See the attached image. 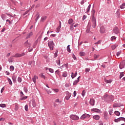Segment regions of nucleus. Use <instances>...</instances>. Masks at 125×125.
<instances>
[{"label": "nucleus", "mask_w": 125, "mask_h": 125, "mask_svg": "<svg viewBox=\"0 0 125 125\" xmlns=\"http://www.w3.org/2000/svg\"><path fill=\"white\" fill-rule=\"evenodd\" d=\"M48 45L50 50H53V47H54V43L53 42V41L49 42Z\"/></svg>", "instance_id": "f257e3e1"}, {"label": "nucleus", "mask_w": 125, "mask_h": 125, "mask_svg": "<svg viewBox=\"0 0 125 125\" xmlns=\"http://www.w3.org/2000/svg\"><path fill=\"white\" fill-rule=\"evenodd\" d=\"M89 118H90V115H89V114L85 113L82 115L80 119L81 120H84L85 119H88Z\"/></svg>", "instance_id": "f03ea898"}, {"label": "nucleus", "mask_w": 125, "mask_h": 125, "mask_svg": "<svg viewBox=\"0 0 125 125\" xmlns=\"http://www.w3.org/2000/svg\"><path fill=\"white\" fill-rule=\"evenodd\" d=\"M91 21L93 24V28H95L96 27V19H95V17H92Z\"/></svg>", "instance_id": "7ed1b4c3"}, {"label": "nucleus", "mask_w": 125, "mask_h": 125, "mask_svg": "<svg viewBox=\"0 0 125 125\" xmlns=\"http://www.w3.org/2000/svg\"><path fill=\"white\" fill-rule=\"evenodd\" d=\"M25 56V53H22L21 54H16L14 56H13V57H15L16 58H17L18 57H22V56Z\"/></svg>", "instance_id": "20e7f679"}, {"label": "nucleus", "mask_w": 125, "mask_h": 125, "mask_svg": "<svg viewBox=\"0 0 125 125\" xmlns=\"http://www.w3.org/2000/svg\"><path fill=\"white\" fill-rule=\"evenodd\" d=\"M70 119H71V120H73L74 121H78L80 118L77 115H71Z\"/></svg>", "instance_id": "39448f33"}, {"label": "nucleus", "mask_w": 125, "mask_h": 125, "mask_svg": "<svg viewBox=\"0 0 125 125\" xmlns=\"http://www.w3.org/2000/svg\"><path fill=\"white\" fill-rule=\"evenodd\" d=\"M29 107H36V101L34 100L29 103Z\"/></svg>", "instance_id": "423d86ee"}, {"label": "nucleus", "mask_w": 125, "mask_h": 125, "mask_svg": "<svg viewBox=\"0 0 125 125\" xmlns=\"http://www.w3.org/2000/svg\"><path fill=\"white\" fill-rule=\"evenodd\" d=\"M113 32L114 33V34H116V35H118L119 33H120V31L119 30V28L118 27H115L113 29Z\"/></svg>", "instance_id": "0eeeda50"}, {"label": "nucleus", "mask_w": 125, "mask_h": 125, "mask_svg": "<svg viewBox=\"0 0 125 125\" xmlns=\"http://www.w3.org/2000/svg\"><path fill=\"white\" fill-rule=\"evenodd\" d=\"M125 61H122L120 64V69H123L125 68Z\"/></svg>", "instance_id": "6e6552de"}, {"label": "nucleus", "mask_w": 125, "mask_h": 125, "mask_svg": "<svg viewBox=\"0 0 125 125\" xmlns=\"http://www.w3.org/2000/svg\"><path fill=\"white\" fill-rule=\"evenodd\" d=\"M24 46H26L27 47H30L31 46V43L29 42V41H27L24 43Z\"/></svg>", "instance_id": "1a4fd4ad"}, {"label": "nucleus", "mask_w": 125, "mask_h": 125, "mask_svg": "<svg viewBox=\"0 0 125 125\" xmlns=\"http://www.w3.org/2000/svg\"><path fill=\"white\" fill-rule=\"evenodd\" d=\"M100 32L102 34H104V33H105V28L104 26H103L101 27Z\"/></svg>", "instance_id": "9d476101"}, {"label": "nucleus", "mask_w": 125, "mask_h": 125, "mask_svg": "<svg viewBox=\"0 0 125 125\" xmlns=\"http://www.w3.org/2000/svg\"><path fill=\"white\" fill-rule=\"evenodd\" d=\"M95 103V101L93 99H91L90 100V104L91 106H94V104Z\"/></svg>", "instance_id": "9b49d317"}, {"label": "nucleus", "mask_w": 125, "mask_h": 125, "mask_svg": "<svg viewBox=\"0 0 125 125\" xmlns=\"http://www.w3.org/2000/svg\"><path fill=\"white\" fill-rule=\"evenodd\" d=\"M91 111L94 112L95 113H99V112H100V110L97 108H93L91 109Z\"/></svg>", "instance_id": "f8f14e48"}, {"label": "nucleus", "mask_w": 125, "mask_h": 125, "mask_svg": "<svg viewBox=\"0 0 125 125\" xmlns=\"http://www.w3.org/2000/svg\"><path fill=\"white\" fill-rule=\"evenodd\" d=\"M118 44H115L114 45H111V48L113 50H114V49H116V48H117V47L118 46Z\"/></svg>", "instance_id": "ddd939ff"}, {"label": "nucleus", "mask_w": 125, "mask_h": 125, "mask_svg": "<svg viewBox=\"0 0 125 125\" xmlns=\"http://www.w3.org/2000/svg\"><path fill=\"white\" fill-rule=\"evenodd\" d=\"M93 118L94 120H97V121H98V120H99V119H100V117H99V115H94V116L93 117Z\"/></svg>", "instance_id": "4468645a"}, {"label": "nucleus", "mask_w": 125, "mask_h": 125, "mask_svg": "<svg viewBox=\"0 0 125 125\" xmlns=\"http://www.w3.org/2000/svg\"><path fill=\"white\" fill-rule=\"evenodd\" d=\"M37 79H39V78L38 77V76L35 75L32 79V81L34 83H36V81Z\"/></svg>", "instance_id": "2eb2a0df"}, {"label": "nucleus", "mask_w": 125, "mask_h": 125, "mask_svg": "<svg viewBox=\"0 0 125 125\" xmlns=\"http://www.w3.org/2000/svg\"><path fill=\"white\" fill-rule=\"evenodd\" d=\"M104 82H105V83H111L113 82V80H105Z\"/></svg>", "instance_id": "dca6fc26"}, {"label": "nucleus", "mask_w": 125, "mask_h": 125, "mask_svg": "<svg viewBox=\"0 0 125 125\" xmlns=\"http://www.w3.org/2000/svg\"><path fill=\"white\" fill-rule=\"evenodd\" d=\"M74 22V21L73 20V19H70L68 20V24H69V25H72V24H73V23Z\"/></svg>", "instance_id": "f3484780"}, {"label": "nucleus", "mask_w": 125, "mask_h": 125, "mask_svg": "<svg viewBox=\"0 0 125 125\" xmlns=\"http://www.w3.org/2000/svg\"><path fill=\"white\" fill-rule=\"evenodd\" d=\"M13 56H12L8 59V61L10 63H12V62H13Z\"/></svg>", "instance_id": "a211bd4d"}, {"label": "nucleus", "mask_w": 125, "mask_h": 125, "mask_svg": "<svg viewBox=\"0 0 125 125\" xmlns=\"http://www.w3.org/2000/svg\"><path fill=\"white\" fill-rule=\"evenodd\" d=\"M120 8H121V9H124V8H125V3H124L121 5H120Z\"/></svg>", "instance_id": "6ab92c4d"}, {"label": "nucleus", "mask_w": 125, "mask_h": 125, "mask_svg": "<svg viewBox=\"0 0 125 125\" xmlns=\"http://www.w3.org/2000/svg\"><path fill=\"white\" fill-rule=\"evenodd\" d=\"M62 76L63 78H66V77L68 76V73H67V72H64L62 73Z\"/></svg>", "instance_id": "aec40b11"}, {"label": "nucleus", "mask_w": 125, "mask_h": 125, "mask_svg": "<svg viewBox=\"0 0 125 125\" xmlns=\"http://www.w3.org/2000/svg\"><path fill=\"white\" fill-rule=\"evenodd\" d=\"M46 18H47L46 16L42 17L41 20V22H43L44 20H46Z\"/></svg>", "instance_id": "412c9836"}, {"label": "nucleus", "mask_w": 125, "mask_h": 125, "mask_svg": "<svg viewBox=\"0 0 125 125\" xmlns=\"http://www.w3.org/2000/svg\"><path fill=\"white\" fill-rule=\"evenodd\" d=\"M70 97H71V94H69L68 96H66L65 97V99L66 100H69V99H70Z\"/></svg>", "instance_id": "4be33fe9"}, {"label": "nucleus", "mask_w": 125, "mask_h": 125, "mask_svg": "<svg viewBox=\"0 0 125 125\" xmlns=\"http://www.w3.org/2000/svg\"><path fill=\"white\" fill-rule=\"evenodd\" d=\"M91 7V5L89 4L88 7L87 8V10H86L87 13H88V12H89V10H90Z\"/></svg>", "instance_id": "5701e85b"}, {"label": "nucleus", "mask_w": 125, "mask_h": 125, "mask_svg": "<svg viewBox=\"0 0 125 125\" xmlns=\"http://www.w3.org/2000/svg\"><path fill=\"white\" fill-rule=\"evenodd\" d=\"M33 36V32H30L27 36L26 39H29V38H31Z\"/></svg>", "instance_id": "b1692460"}, {"label": "nucleus", "mask_w": 125, "mask_h": 125, "mask_svg": "<svg viewBox=\"0 0 125 125\" xmlns=\"http://www.w3.org/2000/svg\"><path fill=\"white\" fill-rule=\"evenodd\" d=\"M95 10L94 9L92 10V17H95Z\"/></svg>", "instance_id": "393cba45"}, {"label": "nucleus", "mask_w": 125, "mask_h": 125, "mask_svg": "<svg viewBox=\"0 0 125 125\" xmlns=\"http://www.w3.org/2000/svg\"><path fill=\"white\" fill-rule=\"evenodd\" d=\"M80 56H85V53L84 52H80Z\"/></svg>", "instance_id": "a878e982"}, {"label": "nucleus", "mask_w": 125, "mask_h": 125, "mask_svg": "<svg viewBox=\"0 0 125 125\" xmlns=\"http://www.w3.org/2000/svg\"><path fill=\"white\" fill-rule=\"evenodd\" d=\"M74 24H75V23H73L70 26V29L71 31H74Z\"/></svg>", "instance_id": "bb28decb"}, {"label": "nucleus", "mask_w": 125, "mask_h": 125, "mask_svg": "<svg viewBox=\"0 0 125 125\" xmlns=\"http://www.w3.org/2000/svg\"><path fill=\"white\" fill-rule=\"evenodd\" d=\"M1 18L3 20H5V19H6V16L4 14H2Z\"/></svg>", "instance_id": "cd10ccee"}, {"label": "nucleus", "mask_w": 125, "mask_h": 125, "mask_svg": "<svg viewBox=\"0 0 125 125\" xmlns=\"http://www.w3.org/2000/svg\"><path fill=\"white\" fill-rule=\"evenodd\" d=\"M114 114H115L116 116H120V115H121V113H120V112L118 111H115L114 112Z\"/></svg>", "instance_id": "c85d7f7f"}, {"label": "nucleus", "mask_w": 125, "mask_h": 125, "mask_svg": "<svg viewBox=\"0 0 125 125\" xmlns=\"http://www.w3.org/2000/svg\"><path fill=\"white\" fill-rule=\"evenodd\" d=\"M12 80H13L14 83H15L16 82V76H12Z\"/></svg>", "instance_id": "c756f323"}, {"label": "nucleus", "mask_w": 125, "mask_h": 125, "mask_svg": "<svg viewBox=\"0 0 125 125\" xmlns=\"http://www.w3.org/2000/svg\"><path fill=\"white\" fill-rule=\"evenodd\" d=\"M89 32H90V27H88L86 30V33H87V34H88V33H89Z\"/></svg>", "instance_id": "7c9ffc66"}, {"label": "nucleus", "mask_w": 125, "mask_h": 125, "mask_svg": "<svg viewBox=\"0 0 125 125\" xmlns=\"http://www.w3.org/2000/svg\"><path fill=\"white\" fill-rule=\"evenodd\" d=\"M60 29H61V26H59L58 28H57L56 32L59 33V32L60 31Z\"/></svg>", "instance_id": "2f4dec72"}, {"label": "nucleus", "mask_w": 125, "mask_h": 125, "mask_svg": "<svg viewBox=\"0 0 125 125\" xmlns=\"http://www.w3.org/2000/svg\"><path fill=\"white\" fill-rule=\"evenodd\" d=\"M10 71H11V72L13 71L14 70V66H13V65L10 66Z\"/></svg>", "instance_id": "473e14b6"}, {"label": "nucleus", "mask_w": 125, "mask_h": 125, "mask_svg": "<svg viewBox=\"0 0 125 125\" xmlns=\"http://www.w3.org/2000/svg\"><path fill=\"white\" fill-rule=\"evenodd\" d=\"M67 50L68 51V52H71V49H70V45H68L67 46Z\"/></svg>", "instance_id": "72a5a7b5"}, {"label": "nucleus", "mask_w": 125, "mask_h": 125, "mask_svg": "<svg viewBox=\"0 0 125 125\" xmlns=\"http://www.w3.org/2000/svg\"><path fill=\"white\" fill-rule=\"evenodd\" d=\"M77 76V75H75V74H74V73H71V77L72 79H74V78H75V77Z\"/></svg>", "instance_id": "f704fd0d"}, {"label": "nucleus", "mask_w": 125, "mask_h": 125, "mask_svg": "<svg viewBox=\"0 0 125 125\" xmlns=\"http://www.w3.org/2000/svg\"><path fill=\"white\" fill-rule=\"evenodd\" d=\"M8 81L9 82V84H10L11 85H12V82L11 81V80H10V79L8 78L7 79Z\"/></svg>", "instance_id": "c9c22d12"}, {"label": "nucleus", "mask_w": 125, "mask_h": 125, "mask_svg": "<svg viewBox=\"0 0 125 125\" xmlns=\"http://www.w3.org/2000/svg\"><path fill=\"white\" fill-rule=\"evenodd\" d=\"M37 17L36 18L35 21H38L39 20V18H40V15L39 14V13L37 14Z\"/></svg>", "instance_id": "e433bc0d"}, {"label": "nucleus", "mask_w": 125, "mask_h": 125, "mask_svg": "<svg viewBox=\"0 0 125 125\" xmlns=\"http://www.w3.org/2000/svg\"><path fill=\"white\" fill-rule=\"evenodd\" d=\"M58 53V51L57 50V51L55 52V54H54V58L57 57V56H58L57 53Z\"/></svg>", "instance_id": "4c0bfd02"}, {"label": "nucleus", "mask_w": 125, "mask_h": 125, "mask_svg": "<svg viewBox=\"0 0 125 125\" xmlns=\"http://www.w3.org/2000/svg\"><path fill=\"white\" fill-rule=\"evenodd\" d=\"M19 108V107H18V104H16L15 108V111H17V110H18Z\"/></svg>", "instance_id": "58836bf2"}, {"label": "nucleus", "mask_w": 125, "mask_h": 125, "mask_svg": "<svg viewBox=\"0 0 125 125\" xmlns=\"http://www.w3.org/2000/svg\"><path fill=\"white\" fill-rule=\"evenodd\" d=\"M0 107H1L2 108H5V104H0Z\"/></svg>", "instance_id": "ea45409f"}, {"label": "nucleus", "mask_w": 125, "mask_h": 125, "mask_svg": "<svg viewBox=\"0 0 125 125\" xmlns=\"http://www.w3.org/2000/svg\"><path fill=\"white\" fill-rule=\"evenodd\" d=\"M82 96H83V97H84V95H85V90H83L82 92Z\"/></svg>", "instance_id": "a19ab883"}, {"label": "nucleus", "mask_w": 125, "mask_h": 125, "mask_svg": "<svg viewBox=\"0 0 125 125\" xmlns=\"http://www.w3.org/2000/svg\"><path fill=\"white\" fill-rule=\"evenodd\" d=\"M123 77H124V72H121V73H120V79H122V78H123Z\"/></svg>", "instance_id": "79ce46f5"}, {"label": "nucleus", "mask_w": 125, "mask_h": 125, "mask_svg": "<svg viewBox=\"0 0 125 125\" xmlns=\"http://www.w3.org/2000/svg\"><path fill=\"white\" fill-rule=\"evenodd\" d=\"M78 83H79V80H76L75 81H74L73 83L74 85H76V84H77Z\"/></svg>", "instance_id": "37998d69"}, {"label": "nucleus", "mask_w": 125, "mask_h": 125, "mask_svg": "<svg viewBox=\"0 0 125 125\" xmlns=\"http://www.w3.org/2000/svg\"><path fill=\"white\" fill-rule=\"evenodd\" d=\"M18 82L19 83H21V82H22V79H21V78H20V77H19L18 78Z\"/></svg>", "instance_id": "c03bdc74"}, {"label": "nucleus", "mask_w": 125, "mask_h": 125, "mask_svg": "<svg viewBox=\"0 0 125 125\" xmlns=\"http://www.w3.org/2000/svg\"><path fill=\"white\" fill-rule=\"evenodd\" d=\"M98 57H99V55H94V58H95V59H97V58H98Z\"/></svg>", "instance_id": "a18cd8bd"}, {"label": "nucleus", "mask_w": 125, "mask_h": 125, "mask_svg": "<svg viewBox=\"0 0 125 125\" xmlns=\"http://www.w3.org/2000/svg\"><path fill=\"white\" fill-rule=\"evenodd\" d=\"M90 71V69L89 68H86L85 70V73H88Z\"/></svg>", "instance_id": "49530a36"}, {"label": "nucleus", "mask_w": 125, "mask_h": 125, "mask_svg": "<svg viewBox=\"0 0 125 125\" xmlns=\"http://www.w3.org/2000/svg\"><path fill=\"white\" fill-rule=\"evenodd\" d=\"M120 118H118L117 119H115L114 122H115V123H118V122H120Z\"/></svg>", "instance_id": "de8ad7c7"}, {"label": "nucleus", "mask_w": 125, "mask_h": 125, "mask_svg": "<svg viewBox=\"0 0 125 125\" xmlns=\"http://www.w3.org/2000/svg\"><path fill=\"white\" fill-rule=\"evenodd\" d=\"M27 96H25L24 97H21V98L20 100H24L25 99H27Z\"/></svg>", "instance_id": "09e8293b"}, {"label": "nucleus", "mask_w": 125, "mask_h": 125, "mask_svg": "<svg viewBox=\"0 0 125 125\" xmlns=\"http://www.w3.org/2000/svg\"><path fill=\"white\" fill-rule=\"evenodd\" d=\"M53 91L55 92H59V90L58 89H53Z\"/></svg>", "instance_id": "8fccbe9b"}, {"label": "nucleus", "mask_w": 125, "mask_h": 125, "mask_svg": "<svg viewBox=\"0 0 125 125\" xmlns=\"http://www.w3.org/2000/svg\"><path fill=\"white\" fill-rule=\"evenodd\" d=\"M116 37H115V36H112V37H111V40L112 41H114V40H116Z\"/></svg>", "instance_id": "3c124183"}, {"label": "nucleus", "mask_w": 125, "mask_h": 125, "mask_svg": "<svg viewBox=\"0 0 125 125\" xmlns=\"http://www.w3.org/2000/svg\"><path fill=\"white\" fill-rule=\"evenodd\" d=\"M121 52H122L121 51L118 52L116 54L117 56H120V55L121 54Z\"/></svg>", "instance_id": "603ef678"}, {"label": "nucleus", "mask_w": 125, "mask_h": 125, "mask_svg": "<svg viewBox=\"0 0 125 125\" xmlns=\"http://www.w3.org/2000/svg\"><path fill=\"white\" fill-rule=\"evenodd\" d=\"M120 121H124V122H125V118L123 117L120 118Z\"/></svg>", "instance_id": "864d4df0"}, {"label": "nucleus", "mask_w": 125, "mask_h": 125, "mask_svg": "<svg viewBox=\"0 0 125 125\" xmlns=\"http://www.w3.org/2000/svg\"><path fill=\"white\" fill-rule=\"evenodd\" d=\"M58 65H59V66H60V60H58L56 61Z\"/></svg>", "instance_id": "5fc2aeb1"}, {"label": "nucleus", "mask_w": 125, "mask_h": 125, "mask_svg": "<svg viewBox=\"0 0 125 125\" xmlns=\"http://www.w3.org/2000/svg\"><path fill=\"white\" fill-rule=\"evenodd\" d=\"M25 111H28V105H25L24 106Z\"/></svg>", "instance_id": "6e6d98bb"}, {"label": "nucleus", "mask_w": 125, "mask_h": 125, "mask_svg": "<svg viewBox=\"0 0 125 125\" xmlns=\"http://www.w3.org/2000/svg\"><path fill=\"white\" fill-rule=\"evenodd\" d=\"M101 43V41H98L97 42L95 43V44H99Z\"/></svg>", "instance_id": "4d7b16f0"}, {"label": "nucleus", "mask_w": 125, "mask_h": 125, "mask_svg": "<svg viewBox=\"0 0 125 125\" xmlns=\"http://www.w3.org/2000/svg\"><path fill=\"white\" fill-rule=\"evenodd\" d=\"M38 42H38V40H37L35 41V43H34V46L37 45V44H38Z\"/></svg>", "instance_id": "13d9d810"}, {"label": "nucleus", "mask_w": 125, "mask_h": 125, "mask_svg": "<svg viewBox=\"0 0 125 125\" xmlns=\"http://www.w3.org/2000/svg\"><path fill=\"white\" fill-rule=\"evenodd\" d=\"M108 97V94H106L104 96V98L106 99Z\"/></svg>", "instance_id": "bf43d9fd"}, {"label": "nucleus", "mask_w": 125, "mask_h": 125, "mask_svg": "<svg viewBox=\"0 0 125 125\" xmlns=\"http://www.w3.org/2000/svg\"><path fill=\"white\" fill-rule=\"evenodd\" d=\"M49 72H50V73H53V72H54L53 69H52L51 68H49Z\"/></svg>", "instance_id": "052dcab7"}, {"label": "nucleus", "mask_w": 125, "mask_h": 125, "mask_svg": "<svg viewBox=\"0 0 125 125\" xmlns=\"http://www.w3.org/2000/svg\"><path fill=\"white\" fill-rule=\"evenodd\" d=\"M24 95V93H23V92H21V98L23 97V96Z\"/></svg>", "instance_id": "680f3d73"}, {"label": "nucleus", "mask_w": 125, "mask_h": 125, "mask_svg": "<svg viewBox=\"0 0 125 125\" xmlns=\"http://www.w3.org/2000/svg\"><path fill=\"white\" fill-rule=\"evenodd\" d=\"M113 107H114V108H116V107H118V104H115L113 105Z\"/></svg>", "instance_id": "e2e57ef3"}, {"label": "nucleus", "mask_w": 125, "mask_h": 125, "mask_svg": "<svg viewBox=\"0 0 125 125\" xmlns=\"http://www.w3.org/2000/svg\"><path fill=\"white\" fill-rule=\"evenodd\" d=\"M47 93H48V94H50V93H51V91H50V90H47Z\"/></svg>", "instance_id": "0e129e2a"}, {"label": "nucleus", "mask_w": 125, "mask_h": 125, "mask_svg": "<svg viewBox=\"0 0 125 125\" xmlns=\"http://www.w3.org/2000/svg\"><path fill=\"white\" fill-rule=\"evenodd\" d=\"M78 25H79V24L76 23L74 25L73 24V27H78Z\"/></svg>", "instance_id": "69168bd1"}, {"label": "nucleus", "mask_w": 125, "mask_h": 125, "mask_svg": "<svg viewBox=\"0 0 125 125\" xmlns=\"http://www.w3.org/2000/svg\"><path fill=\"white\" fill-rule=\"evenodd\" d=\"M72 58L74 60H76V56H75V55H72Z\"/></svg>", "instance_id": "338daca9"}, {"label": "nucleus", "mask_w": 125, "mask_h": 125, "mask_svg": "<svg viewBox=\"0 0 125 125\" xmlns=\"http://www.w3.org/2000/svg\"><path fill=\"white\" fill-rule=\"evenodd\" d=\"M55 102H58V103H59V102H60L59 99H56L55 101Z\"/></svg>", "instance_id": "774afa93"}]
</instances>
